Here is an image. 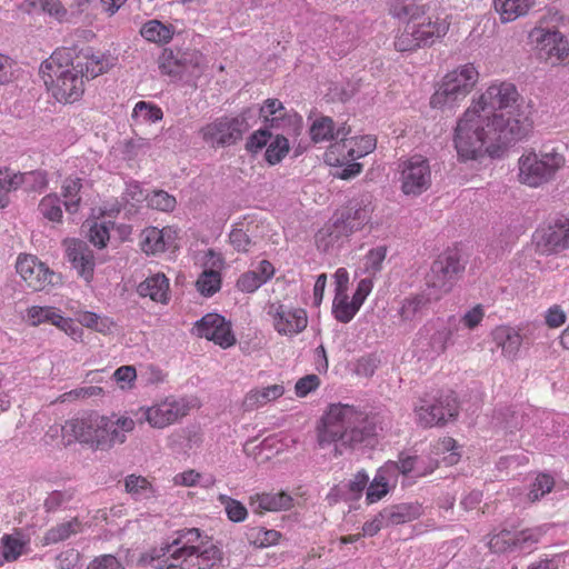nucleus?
I'll use <instances>...</instances> for the list:
<instances>
[{
	"mask_svg": "<svg viewBox=\"0 0 569 569\" xmlns=\"http://www.w3.org/2000/svg\"><path fill=\"white\" fill-rule=\"evenodd\" d=\"M517 87L495 81L473 100L458 120L453 144L462 160H476L483 154L499 157L509 143L522 140L530 128L520 110Z\"/></svg>",
	"mask_w": 569,
	"mask_h": 569,
	"instance_id": "nucleus-1",
	"label": "nucleus"
},
{
	"mask_svg": "<svg viewBox=\"0 0 569 569\" xmlns=\"http://www.w3.org/2000/svg\"><path fill=\"white\" fill-rule=\"evenodd\" d=\"M388 423L387 416L366 407L331 403L318 427V442L321 447L336 443L355 448L378 437Z\"/></svg>",
	"mask_w": 569,
	"mask_h": 569,
	"instance_id": "nucleus-2",
	"label": "nucleus"
},
{
	"mask_svg": "<svg viewBox=\"0 0 569 569\" xmlns=\"http://www.w3.org/2000/svg\"><path fill=\"white\" fill-rule=\"evenodd\" d=\"M221 559V550L203 541L197 528L178 530L171 542L150 552V563L157 569H212Z\"/></svg>",
	"mask_w": 569,
	"mask_h": 569,
	"instance_id": "nucleus-3",
	"label": "nucleus"
},
{
	"mask_svg": "<svg viewBox=\"0 0 569 569\" xmlns=\"http://www.w3.org/2000/svg\"><path fill=\"white\" fill-rule=\"evenodd\" d=\"M71 49H57L40 67L44 84L60 102H74L84 92L86 76L74 64Z\"/></svg>",
	"mask_w": 569,
	"mask_h": 569,
	"instance_id": "nucleus-4",
	"label": "nucleus"
},
{
	"mask_svg": "<svg viewBox=\"0 0 569 569\" xmlns=\"http://www.w3.org/2000/svg\"><path fill=\"white\" fill-rule=\"evenodd\" d=\"M567 162L558 148L522 153L517 162V180L529 188H540L553 181Z\"/></svg>",
	"mask_w": 569,
	"mask_h": 569,
	"instance_id": "nucleus-5",
	"label": "nucleus"
},
{
	"mask_svg": "<svg viewBox=\"0 0 569 569\" xmlns=\"http://www.w3.org/2000/svg\"><path fill=\"white\" fill-rule=\"evenodd\" d=\"M372 210L369 200L351 202L349 207L335 216L331 223L318 231L316 234L318 247L327 250L362 229L369 223Z\"/></svg>",
	"mask_w": 569,
	"mask_h": 569,
	"instance_id": "nucleus-6",
	"label": "nucleus"
},
{
	"mask_svg": "<svg viewBox=\"0 0 569 569\" xmlns=\"http://www.w3.org/2000/svg\"><path fill=\"white\" fill-rule=\"evenodd\" d=\"M478 79L479 72L472 63L448 72L430 99L431 107L453 109L470 93Z\"/></svg>",
	"mask_w": 569,
	"mask_h": 569,
	"instance_id": "nucleus-7",
	"label": "nucleus"
},
{
	"mask_svg": "<svg viewBox=\"0 0 569 569\" xmlns=\"http://www.w3.org/2000/svg\"><path fill=\"white\" fill-rule=\"evenodd\" d=\"M104 416L98 412H86L79 417L67 420L63 431L68 435V442L78 441L88 445L94 450H104L107 443L104 433Z\"/></svg>",
	"mask_w": 569,
	"mask_h": 569,
	"instance_id": "nucleus-8",
	"label": "nucleus"
},
{
	"mask_svg": "<svg viewBox=\"0 0 569 569\" xmlns=\"http://www.w3.org/2000/svg\"><path fill=\"white\" fill-rule=\"evenodd\" d=\"M259 116L269 130L289 138L298 137L302 131V117L288 111L278 99H267L259 108Z\"/></svg>",
	"mask_w": 569,
	"mask_h": 569,
	"instance_id": "nucleus-9",
	"label": "nucleus"
},
{
	"mask_svg": "<svg viewBox=\"0 0 569 569\" xmlns=\"http://www.w3.org/2000/svg\"><path fill=\"white\" fill-rule=\"evenodd\" d=\"M259 116L269 130L289 138L298 137L302 131V117L288 111L278 99H267L259 108Z\"/></svg>",
	"mask_w": 569,
	"mask_h": 569,
	"instance_id": "nucleus-10",
	"label": "nucleus"
},
{
	"mask_svg": "<svg viewBox=\"0 0 569 569\" xmlns=\"http://www.w3.org/2000/svg\"><path fill=\"white\" fill-rule=\"evenodd\" d=\"M250 110L239 117H222L208 123L201 129L202 139L211 147H226L236 143L249 129L247 114Z\"/></svg>",
	"mask_w": 569,
	"mask_h": 569,
	"instance_id": "nucleus-11",
	"label": "nucleus"
},
{
	"mask_svg": "<svg viewBox=\"0 0 569 569\" xmlns=\"http://www.w3.org/2000/svg\"><path fill=\"white\" fill-rule=\"evenodd\" d=\"M458 415V402L453 393L439 397L435 401L419 399L415 406L416 422L423 428L443 426Z\"/></svg>",
	"mask_w": 569,
	"mask_h": 569,
	"instance_id": "nucleus-12",
	"label": "nucleus"
},
{
	"mask_svg": "<svg viewBox=\"0 0 569 569\" xmlns=\"http://www.w3.org/2000/svg\"><path fill=\"white\" fill-rule=\"evenodd\" d=\"M399 168V182L403 194L417 197L430 188L432 177L431 168L425 157L415 154L403 160Z\"/></svg>",
	"mask_w": 569,
	"mask_h": 569,
	"instance_id": "nucleus-13",
	"label": "nucleus"
},
{
	"mask_svg": "<svg viewBox=\"0 0 569 569\" xmlns=\"http://www.w3.org/2000/svg\"><path fill=\"white\" fill-rule=\"evenodd\" d=\"M266 312L271 320L272 328L280 336H298L308 326V315L303 308L273 301L267 305Z\"/></svg>",
	"mask_w": 569,
	"mask_h": 569,
	"instance_id": "nucleus-14",
	"label": "nucleus"
},
{
	"mask_svg": "<svg viewBox=\"0 0 569 569\" xmlns=\"http://www.w3.org/2000/svg\"><path fill=\"white\" fill-rule=\"evenodd\" d=\"M190 408L187 399L171 396L139 411L152 428L163 429L187 416Z\"/></svg>",
	"mask_w": 569,
	"mask_h": 569,
	"instance_id": "nucleus-15",
	"label": "nucleus"
},
{
	"mask_svg": "<svg viewBox=\"0 0 569 569\" xmlns=\"http://www.w3.org/2000/svg\"><path fill=\"white\" fill-rule=\"evenodd\" d=\"M439 299L440 295H436L428 287L421 292L405 297L397 310L399 327L405 330H412L427 316L431 303Z\"/></svg>",
	"mask_w": 569,
	"mask_h": 569,
	"instance_id": "nucleus-16",
	"label": "nucleus"
},
{
	"mask_svg": "<svg viewBox=\"0 0 569 569\" xmlns=\"http://www.w3.org/2000/svg\"><path fill=\"white\" fill-rule=\"evenodd\" d=\"M537 248L546 254L569 249V217L559 216L535 233Z\"/></svg>",
	"mask_w": 569,
	"mask_h": 569,
	"instance_id": "nucleus-17",
	"label": "nucleus"
},
{
	"mask_svg": "<svg viewBox=\"0 0 569 569\" xmlns=\"http://www.w3.org/2000/svg\"><path fill=\"white\" fill-rule=\"evenodd\" d=\"M342 144H332L326 152V161L332 166H345L347 161L360 159L376 149L377 139L371 136H361L358 138H341Z\"/></svg>",
	"mask_w": 569,
	"mask_h": 569,
	"instance_id": "nucleus-18",
	"label": "nucleus"
},
{
	"mask_svg": "<svg viewBox=\"0 0 569 569\" xmlns=\"http://www.w3.org/2000/svg\"><path fill=\"white\" fill-rule=\"evenodd\" d=\"M193 333L197 337L213 341L223 349L236 343L231 323L218 313H207L194 323Z\"/></svg>",
	"mask_w": 569,
	"mask_h": 569,
	"instance_id": "nucleus-19",
	"label": "nucleus"
},
{
	"mask_svg": "<svg viewBox=\"0 0 569 569\" xmlns=\"http://www.w3.org/2000/svg\"><path fill=\"white\" fill-rule=\"evenodd\" d=\"M461 270L462 266L457 253L440 256L432 263L427 287L441 297L451 290L455 279Z\"/></svg>",
	"mask_w": 569,
	"mask_h": 569,
	"instance_id": "nucleus-20",
	"label": "nucleus"
},
{
	"mask_svg": "<svg viewBox=\"0 0 569 569\" xmlns=\"http://www.w3.org/2000/svg\"><path fill=\"white\" fill-rule=\"evenodd\" d=\"M16 269L26 286L33 291H40L53 284L54 272L32 254H20Z\"/></svg>",
	"mask_w": 569,
	"mask_h": 569,
	"instance_id": "nucleus-21",
	"label": "nucleus"
},
{
	"mask_svg": "<svg viewBox=\"0 0 569 569\" xmlns=\"http://www.w3.org/2000/svg\"><path fill=\"white\" fill-rule=\"evenodd\" d=\"M224 260L220 253L209 250L204 256L203 270L197 279L196 287L204 297H211L221 288Z\"/></svg>",
	"mask_w": 569,
	"mask_h": 569,
	"instance_id": "nucleus-22",
	"label": "nucleus"
},
{
	"mask_svg": "<svg viewBox=\"0 0 569 569\" xmlns=\"http://www.w3.org/2000/svg\"><path fill=\"white\" fill-rule=\"evenodd\" d=\"M396 468V480L400 476L405 478H422L432 473L437 469L435 460H426L425 455L418 456L410 451H402L398 455V460H388Z\"/></svg>",
	"mask_w": 569,
	"mask_h": 569,
	"instance_id": "nucleus-23",
	"label": "nucleus"
},
{
	"mask_svg": "<svg viewBox=\"0 0 569 569\" xmlns=\"http://www.w3.org/2000/svg\"><path fill=\"white\" fill-rule=\"evenodd\" d=\"M410 22L413 28V34L421 42L422 47L432 44L436 40L446 36L449 29V22L446 18L439 16L425 17V10L411 17Z\"/></svg>",
	"mask_w": 569,
	"mask_h": 569,
	"instance_id": "nucleus-24",
	"label": "nucleus"
},
{
	"mask_svg": "<svg viewBox=\"0 0 569 569\" xmlns=\"http://www.w3.org/2000/svg\"><path fill=\"white\" fill-rule=\"evenodd\" d=\"M67 258L72 267L77 270L78 274L87 282L93 278L94 271V254L88 243L77 240L68 239L64 241Z\"/></svg>",
	"mask_w": 569,
	"mask_h": 569,
	"instance_id": "nucleus-25",
	"label": "nucleus"
},
{
	"mask_svg": "<svg viewBox=\"0 0 569 569\" xmlns=\"http://www.w3.org/2000/svg\"><path fill=\"white\" fill-rule=\"evenodd\" d=\"M537 49L540 58L552 66L562 62L569 54V43L559 31L541 30L537 37Z\"/></svg>",
	"mask_w": 569,
	"mask_h": 569,
	"instance_id": "nucleus-26",
	"label": "nucleus"
},
{
	"mask_svg": "<svg viewBox=\"0 0 569 569\" xmlns=\"http://www.w3.org/2000/svg\"><path fill=\"white\" fill-rule=\"evenodd\" d=\"M78 69H82L84 80L93 79L107 72L113 64L114 58L109 53L93 51L91 48L82 50L74 59Z\"/></svg>",
	"mask_w": 569,
	"mask_h": 569,
	"instance_id": "nucleus-27",
	"label": "nucleus"
},
{
	"mask_svg": "<svg viewBox=\"0 0 569 569\" xmlns=\"http://www.w3.org/2000/svg\"><path fill=\"white\" fill-rule=\"evenodd\" d=\"M396 468L383 463L376 472L372 481L367 486L366 501L372 505L386 497L397 486Z\"/></svg>",
	"mask_w": 569,
	"mask_h": 569,
	"instance_id": "nucleus-28",
	"label": "nucleus"
},
{
	"mask_svg": "<svg viewBox=\"0 0 569 569\" xmlns=\"http://www.w3.org/2000/svg\"><path fill=\"white\" fill-rule=\"evenodd\" d=\"M104 450H109L116 445H122L127 440L128 433L133 431L136 422L131 417L126 415L104 416Z\"/></svg>",
	"mask_w": 569,
	"mask_h": 569,
	"instance_id": "nucleus-29",
	"label": "nucleus"
},
{
	"mask_svg": "<svg viewBox=\"0 0 569 569\" xmlns=\"http://www.w3.org/2000/svg\"><path fill=\"white\" fill-rule=\"evenodd\" d=\"M30 551V538L22 531L6 533L0 539V567L13 562Z\"/></svg>",
	"mask_w": 569,
	"mask_h": 569,
	"instance_id": "nucleus-30",
	"label": "nucleus"
},
{
	"mask_svg": "<svg viewBox=\"0 0 569 569\" xmlns=\"http://www.w3.org/2000/svg\"><path fill=\"white\" fill-rule=\"evenodd\" d=\"M250 506L256 512H277L289 510L293 506V499L283 491L256 493L250 497Z\"/></svg>",
	"mask_w": 569,
	"mask_h": 569,
	"instance_id": "nucleus-31",
	"label": "nucleus"
},
{
	"mask_svg": "<svg viewBox=\"0 0 569 569\" xmlns=\"http://www.w3.org/2000/svg\"><path fill=\"white\" fill-rule=\"evenodd\" d=\"M170 58L174 61V68L166 70L169 74L198 78L203 72L206 66L203 54L197 50L186 51L177 58Z\"/></svg>",
	"mask_w": 569,
	"mask_h": 569,
	"instance_id": "nucleus-32",
	"label": "nucleus"
},
{
	"mask_svg": "<svg viewBox=\"0 0 569 569\" xmlns=\"http://www.w3.org/2000/svg\"><path fill=\"white\" fill-rule=\"evenodd\" d=\"M137 292L140 297L154 302L168 303L169 279L161 272L154 273L138 284Z\"/></svg>",
	"mask_w": 569,
	"mask_h": 569,
	"instance_id": "nucleus-33",
	"label": "nucleus"
},
{
	"mask_svg": "<svg viewBox=\"0 0 569 569\" xmlns=\"http://www.w3.org/2000/svg\"><path fill=\"white\" fill-rule=\"evenodd\" d=\"M451 332L440 320L426 323L418 332V340L428 339L430 353L440 355L447 348Z\"/></svg>",
	"mask_w": 569,
	"mask_h": 569,
	"instance_id": "nucleus-34",
	"label": "nucleus"
},
{
	"mask_svg": "<svg viewBox=\"0 0 569 569\" xmlns=\"http://www.w3.org/2000/svg\"><path fill=\"white\" fill-rule=\"evenodd\" d=\"M174 237L170 229L146 228L141 233V249L147 254H156L166 251Z\"/></svg>",
	"mask_w": 569,
	"mask_h": 569,
	"instance_id": "nucleus-35",
	"label": "nucleus"
},
{
	"mask_svg": "<svg viewBox=\"0 0 569 569\" xmlns=\"http://www.w3.org/2000/svg\"><path fill=\"white\" fill-rule=\"evenodd\" d=\"M493 342L508 359H515L520 350L522 337L519 331L509 326H499L492 331Z\"/></svg>",
	"mask_w": 569,
	"mask_h": 569,
	"instance_id": "nucleus-36",
	"label": "nucleus"
},
{
	"mask_svg": "<svg viewBox=\"0 0 569 569\" xmlns=\"http://www.w3.org/2000/svg\"><path fill=\"white\" fill-rule=\"evenodd\" d=\"M284 393V387L276 383L266 387H259L248 391L242 401V408L246 411H252L267 403L277 400Z\"/></svg>",
	"mask_w": 569,
	"mask_h": 569,
	"instance_id": "nucleus-37",
	"label": "nucleus"
},
{
	"mask_svg": "<svg viewBox=\"0 0 569 569\" xmlns=\"http://www.w3.org/2000/svg\"><path fill=\"white\" fill-rule=\"evenodd\" d=\"M456 440L451 437L438 439L430 446V451L425 455L426 460H435L437 467L440 462L452 466L458 462L460 455L456 450Z\"/></svg>",
	"mask_w": 569,
	"mask_h": 569,
	"instance_id": "nucleus-38",
	"label": "nucleus"
},
{
	"mask_svg": "<svg viewBox=\"0 0 569 569\" xmlns=\"http://www.w3.org/2000/svg\"><path fill=\"white\" fill-rule=\"evenodd\" d=\"M83 525L81 520L77 517H73L69 520H64L62 522L57 523L51 527L43 536L42 543L44 546L56 545L61 541L69 539L70 537L82 532Z\"/></svg>",
	"mask_w": 569,
	"mask_h": 569,
	"instance_id": "nucleus-39",
	"label": "nucleus"
},
{
	"mask_svg": "<svg viewBox=\"0 0 569 569\" xmlns=\"http://www.w3.org/2000/svg\"><path fill=\"white\" fill-rule=\"evenodd\" d=\"M535 0H493V7L501 22L507 23L526 16Z\"/></svg>",
	"mask_w": 569,
	"mask_h": 569,
	"instance_id": "nucleus-40",
	"label": "nucleus"
},
{
	"mask_svg": "<svg viewBox=\"0 0 569 569\" xmlns=\"http://www.w3.org/2000/svg\"><path fill=\"white\" fill-rule=\"evenodd\" d=\"M349 133V129L345 126L335 129V123L329 117H321L312 123L310 136L315 142H326L332 139L345 138Z\"/></svg>",
	"mask_w": 569,
	"mask_h": 569,
	"instance_id": "nucleus-41",
	"label": "nucleus"
},
{
	"mask_svg": "<svg viewBox=\"0 0 569 569\" xmlns=\"http://www.w3.org/2000/svg\"><path fill=\"white\" fill-rule=\"evenodd\" d=\"M387 526H397L416 520L421 516L418 503H401L382 510Z\"/></svg>",
	"mask_w": 569,
	"mask_h": 569,
	"instance_id": "nucleus-42",
	"label": "nucleus"
},
{
	"mask_svg": "<svg viewBox=\"0 0 569 569\" xmlns=\"http://www.w3.org/2000/svg\"><path fill=\"white\" fill-rule=\"evenodd\" d=\"M140 34L149 42L166 44L169 43L174 34V29L170 24H164L157 19H152L143 23Z\"/></svg>",
	"mask_w": 569,
	"mask_h": 569,
	"instance_id": "nucleus-43",
	"label": "nucleus"
},
{
	"mask_svg": "<svg viewBox=\"0 0 569 569\" xmlns=\"http://www.w3.org/2000/svg\"><path fill=\"white\" fill-rule=\"evenodd\" d=\"M369 476L365 470L358 471L352 479L341 482L335 490L337 495L345 500H358L365 489H367Z\"/></svg>",
	"mask_w": 569,
	"mask_h": 569,
	"instance_id": "nucleus-44",
	"label": "nucleus"
},
{
	"mask_svg": "<svg viewBox=\"0 0 569 569\" xmlns=\"http://www.w3.org/2000/svg\"><path fill=\"white\" fill-rule=\"evenodd\" d=\"M61 311L51 306H32L27 309L26 319L32 327H38L43 323H50L53 326L59 325L61 320Z\"/></svg>",
	"mask_w": 569,
	"mask_h": 569,
	"instance_id": "nucleus-45",
	"label": "nucleus"
},
{
	"mask_svg": "<svg viewBox=\"0 0 569 569\" xmlns=\"http://www.w3.org/2000/svg\"><path fill=\"white\" fill-rule=\"evenodd\" d=\"M361 307L353 300H349L348 292L336 293L332 302V313L341 323L350 322Z\"/></svg>",
	"mask_w": 569,
	"mask_h": 569,
	"instance_id": "nucleus-46",
	"label": "nucleus"
},
{
	"mask_svg": "<svg viewBox=\"0 0 569 569\" xmlns=\"http://www.w3.org/2000/svg\"><path fill=\"white\" fill-rule=\"evenodd\" d=\"M126 490L134 500H150L156 497V489L144 477L130 475L124 481Z\"/></svg>",
	"mask_w": 569,
	"mask_h": 569,
	"instance_id": "nucleus-47",
	"label": "nucleus"
},
{
	"mask_svg": "<svg viewBox=\"0 0 569 569\" xmlns=\"http://www.w3.org/2000/svg\"><path fill=\"white\" fill-rule=\"evenodd\" d=\"M17 178L18 189L26 192H41L48 186L47 172L43 170L17 171Z\"/></svg>",
	"mask_w": 569,
	"mask_h": 569,
	"instance_id": "nucleus-48",
	"label": "nucleus"
},
{
	"mask_svg": "<svg viewBox=\"0 0 569 569\" xmlns=\"http://www.w3.org/2000/svg\"><path fill=\"white\" fill-rule=\"evenodd\" d=\"M23 8L28 12L42 11L58 21H62L67 16L60 0H26Z\"/></svg>",
	"mask_w": 569,
	"mask_h": 569,
	"instance_id": "nucleus-49",
	"label": "nucleus"
},
{
	"mask_svg": "<svg viewBox=\"0 0 569 569\" xmlns=\"http://www.w3.org/2000/svg\"><path fill=\"white\" fill-rule=\"evenodd\" d=\"M281 533L274 529L252 527L246 532L248 542L257 548H268L278 543Z\"/></svg>",
	"mask_w": 569,
	"mask_h": 569,
	"instance_id": "nucleus-50",
	"label": "nucleus"
},
{
	"mask_svg": "<svg viewBox=\"0 0 569 569\" xmlns=\"http://www.w3.org/2000/svg\"><path fill=\"white\" fill-rule=\"evenodd\" d=\"M78 320L83 327L102 335L111 333L116 327V322L110 317L100 316L91 311L79 313Z\"/></svg>",
	"mask_w": 569,
	"mask_h": 569,
	"instance_id": "nucleus-51",
	"label": "nucleus"
},
{
	"mask_svg": "<svg viewBox=\"0 0 569 569\" xmlns=\"http://www.w3.org/2000/svg\"><path fill=\"white\" fill-rule=\"evenodd\" d=\"M387 252L388 248L385 244L370 249L361 260L362 271L371 278L379 273L382 269Z\"/></svg>",
	"mask_w": 569,
	"mask_h": 569,
	"instance_id": "nucleus-52",
	"label": "nucleus"
},
{
	"mask_svg": "<svg viewBox=\"0 0 569 569\" xmlns=\"http://www.w3.org/2000/svg\"><path fill=\"white\" fill-rule=\"evenodd\" d=\"M82 188L80 178H67L62 183V196L64 208L69 213H76L81 202L80 190Z\"/></svg>",
	"mask_w": 569,
	"mask_h": 569,
	"instance_id": "nucleus-53",
	"label": "nucleus"
},
{
	"mask_svg": "<svg viewBox=\"0 0 569 569\" xmlns=\"http://www.w3.org/2000/svg\"><path fill=\"white\" fill-rule=\"evenodd\" d=\"M290 150L288 137L283 134H274L267 146L264 159L270 166L280 163Z\"/></svg>",
	"mask_w": 569,
	"mask_h": 569,
	"instance_id": "nucleus-54",
	"label": "nucleus"
},
{
	"mask_svg": "<svg viewBox=\"0 0 569 569\" xmlns=\"http://www.w3.org/2000/svg\"><path fill=\"white\" fill-rule=\"evenodd\" d=\"M17 171L9 167H0V209L10 203V193L18 189Z\"/></svg>",
	"mask_w": 569,
	"mask_h": 569,
	"instance_id": "nucleus-55",
	"label": "nucleus"
},
{
	"mask_svg": "<svg viewBox=\"0 0 569 569\" xmlns=\"http://www.w3.org/2000/svg\"><path fill=\"white\" fill-rule=\"evenodd\" d=\"M162 117L161 108L147 101L137 102L132 111V119L137 123H154L160 121Z\"/></svg>",
	"mask_w": 569,
	"mask_h": 569,
	"instance_id": "nucleus-56",
	"label": "nucleus"
},
{
	"mask_svg": "<svg viewBox=\"0 0 569 569\" xmlns=\"http://www.w3.org/2000/svg\"><path fill=\"white\" fill-rule=\"evenodd\" d=\"M541 532L539 529H526L512 532L513 551L529 553L533 550L536 543L540 540Z\"/></svg>",
	"mask_w": 569,
	"mask_h": 569,
	"instance_id": "nucleus-57",
	"label": "nucleus"
},
{
	"mask_svg": "<svg viewBox=\"0 0 569 569\" xmlns=\"http://www.w3.org/2000/svg\"><path fill=\"white\" fill-rule=\"evenodd\" d=\"M38 210L49 221L60 222L62 219L61 201L56 193L44 196L39 202Z\"/></svg>",
	"mask_w": 569,
	"mask_h": 569,
	"instance_id": "nucleus-58",
	"label": "nucleus"
},
{
	"mask_svg": "<svg viewBox=\"0 0 569 569\" xmlns=\"http://www.w3.org/2000/svg\"><path fill=\"white\" fill-rule=\"evenodd\" d=\"M113 227V222L110 220H103V221H94L90 227L88 231V238L90 242L98 247L103 248L106 247L109 238H110V229Z\"/></svg>",
	"mask_w": 569,
	"mask_h": 569,
	"instance_id": "nucleus-59",
	"label": "nucleus"
},
{
	"mask_svg": "<svg viewBox=\"0 0 569 569\" xmlns=\"http://www.w3.org/2000/svg\"><path fill=\"white\" fill-rule=\"evenodd\" d=\"M417 0H389L390 13L398 19H410L422 12V8L416 4Z\"/></svg>",
	"mask_w": 569,
	"mask_h": 569,
	"instance_id": "nucleus-60",
	"label": "nucleus"
},
{
	"mask_svg": "<svg viewBox=\"0 0 569 569\" xmlns=\"http://www.w3.org/2000/svg\"><path fill=\"white\" fill-rule=\"evenodd\" d=\"M218 500L224 507V511L229 520L233 522H241L247 518V508L240 501L226 495H220Z\"/></svg>",
	"mask_w": 569,
	"mask_h": 569,
	"instance_id": "nucleus-61",
	"label": "nucleus"
},
{
	"mask_svg": "<svg viewBox=\"0 0 569 569\" xmlns=\"http://www.w3.org/2000/svg\"><path fill=\"white\" fill-rule=\"evenodd\" d=\"M229 241L236 251L242 253L249 252L254 244L249 234L242 229L241 224L239 223L232 227L229 233Z\"/></svg>",
	"mask_w": 569,
	"mask_h": 569,
	"instance_id": "nucleus-62",
	"label": "nucleus"
},
{
	"mask_svg": "<svg viewBox=\"0 0 569 569\" xmlns=\"http://www.w3.org/2000/svg\"><path fill=\"white\" fill-rule=\"evenodd\" d=\"M148 207L159 211H171L176 207V198L163 190L153 191L147 196Z\"/></svg>",
	"mask_w": 569,
	"mask_h": 569,
	"instance_id": "nucleus-63",
	"label": "nucleus"
},
{
	"mask_svg": "<svg viewBox=\"0 0 569 569\" xmlns=\"http://www.w3.org/2000/svg\"><path fill=\"white\" fill-rule=\"evenodd\" d=\"M422 47L421 42L418 40L416 34H413V28L408 20V23L406 24L403 31L397 36L395 40V48L398 51L405 52V51H411L416 48Z\"/></svg>",
	"mask_w": 569,
	"mask_h": 569,
	"instance_id": "nucleus-64",
	"label": "nucleus"
}]
</instances>
